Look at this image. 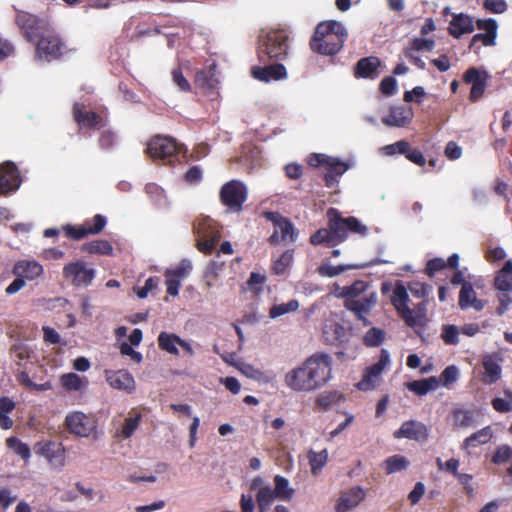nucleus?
I'll return each instance as SVG.
<instances>
[{
	"instance_id": "nucleus-50",
	"label": "nucleus",
	"mask_w": 512,
	"mask_h": 512,
	"mask_svg": "<svg viewBox=\"0 0 512 512\" xmlns=\"http://www.w3.org/2000/svg\"><path fill=\"white\" fill-rule=\"evenodd\" d=\"M411 316L415 321V324L413 326H410L411 328L424 326L426 324L427 316V301L423 300L422 302L418 303L412 310Z\"/></svg>"
},
{
	"instance_id": "nucleus-10",
	"label": "nucleus",
	"mask_w": 512,
	"mask_h": 512,
	"mask_svg": "<svg viewBox=\"0 0 512 512\" xmlns=\"http://www.w3.org/2000/svg\"><path fill=\"white\" fill-rule=\"evenodd\" d=\"M182 150V146L179 145L176 140L169 136H155L147 145V154L153 160H168L172 161V158L176 157Z\"/></svg>"
},
{
	"instance_id": "nucleus-41",
	"label": "nucleus",
	"mask_w": 512,
	"mask_h": 512,
	"mask_svg": "<svg viewBox=\"0 0 512 512\" xmlns=\"http://www.w3.org/2000/svg\"><path fill=\"white\" fill-rule=\"evenodd\" d=\"M343 400V394L338 391H326L321 393L317 399V406L328 410L338 405Z\"/></svg>"
},
{
	"instance_id": "nucleus-46",
	"label": "nucleus",
	"mask_w": 512,
	"mask_h": 512,
	"mask_svg": "<svg viewBox=\"0 0 512 512\" xmlns=\"http://www.w3.org/2000/svg\"><path fill=\"white\" fill-rule=\"evenodd\" d=\"M309 462L311 465V471L313 474H317L318 471L323 468L328 460V452L326 449L315 452V451H309L308 453Z\"/></svg>"
},
{
	"instance_id": "nucleus-61",
	"label": "nucleus",
	"mask_w": 512,
	"mask_h": 512,
	"mask_svg": "<svg viewBox=\"0 0 512 512\" xmlns=\"http://www.w3.org/2000/svg\"><path fill=\"white\" fill-rule=\"evenodd\" d=\"M511 458L512 448L507 445H503L496 450L492 457V461L493 463L500 465L507 463Z\"/></svg>"
},
{
	"instance_id": "nucleus-62",
	"label": "nucleus",
	"mask_w": 512,
	"mask_h": 512,
	"mask_svg": "<svg viewBox=\"0 0 512 512\" xmlns=\"http://www.w3.org/2000/svg\"><path fill=\"white\" fill-rule=\"evenodd\" d=\"M507 7L505 0H484L483 2V8L494 14L504 13Z\"/></svg>"
},
{
	"instance_id": "nucleus-51",
	"label": "nucleus",
	"mask_w": 512,
	"mask_h": 512,
	"mask_svg": "<svg viewBox=\"0 0 512 512\" xmlns=\"http://www.w3.org/2000/svg\"><path fill=\"white\" fill-rule=\"evenodd\" d=\"M63 230L65 235L73 240H81L89 235L87 232V224H85V222L79 226L66 225Z\"/></svg>"
},
{
	"instance_id": "nucleus-64",
	"label": "nucleus",
	"mask_w": 512,
	"mask_h": 512,
	"mask_svg": "<svg viewBox=\"0 0 512 512\" xmlns=\"http://www.w3.org/2000/svg\"><path fill=\"white\" fill-rule=\"evenodd\" d=\"M116 144V135L114 132L110 130H105L101 133L99 137V145L102 149L108 150L115 146Z\"/></svg>"
},
{
	"instance_id": "nucleus-39",
	"label": "nucleus",
	"mask_w": 512,
	"mask_h": 512,
	"mask_svg": "<svg viewBox=\"0 0 512 512\" xmlns=\"http://www.w3.org/2000/svg\"><path fill=\"white\" fill-rule=\"evenodd\" d=\"M178 341H180V337L176 334L161 332L158 336L159 348L173 355L179 354V350L177 348Z\"/></svg>"
},
{
	"instance_id": "nucleus-35",
	"label": "nucleus",
	"mask_w": 512,
	"mask_h": 512,
	"mask_svg": "<svg viewBox=\"0 0 512 512\" xmlns=\"http://www.w3.org/2000/svg\"><path fill=\"white\" fill-rule=\"evenodd\" d=\"M113 250L112 244L105 239L89 241L81 246V251L90 255L111 256Z\"/></svg>"
},
{
	"instance_id": "nucleus-47",
	"label": "nucleus",
	"mask_w": 512,
	"mask_h": 512,
	"mask_svg": "<svg viewBox=\"0 0 512 512\" xmlns=\"http://www.w3.org/2000/svg\"><path fill=\"white\" fill-rule=\"evenodd\" d=\"M408 460L401 455H393L388 457L385 462V469L388 474L404 470L408 466Z\"/></svg>"
},
{
	"instance_id": "nucleus-5",
	"label": "nucleus",
	"mask_w": 512,
	"mask_h": 512,
	"mask_svg": "<svg viewBox=\"0 0 512 512\" xmlns=\"http://www.w3.org/2000/svg\"><path fill=\"white\" fill-rule=\"evenodd\" d=\"M34 46L35 58L46 62L59 60L70 51L66 42L54 27L45 33Z\"/></svg>"
},
{
	"instance_id": "nucleus-42",
	"label": "nucleus",
	"mask_w": 512,
	"mask_h": 512,
	"mask_svg": "<svg viewBox=\"0 0 512 512\" xmlns=\"http://www.w3.org/2000/svg\"><path fill=\"white\" fill-rule=\"evenodd\" d=\"M6 445L15 454L21 457V459H23L25 463L29 462L31 457V450L26 443H23L17 437L12 436L6 440Z\"/></svg>"
},
{
	"instance_id": "nucleus-60",
	"label": "nucleus",
	"mask_w": 512,
	"mask_h": 512,
	"mask_svg": "<svg viewBox=\"0 0 512 512\" xmlns=\"http://www.w3.org/2000/svg\"><path fill=\"white\" fill-rule=\"evenodd\" d=\"M11 353H13L17 359V364L21 365V362L30 358L31 350L23 343H16L11 346Z\"/></svg>"
},
{
	"instance_id": "nucleus-45",
	"label": "nucleus",
	"mask_w": 512,
	"mask_h": 512,
	"mask_svg": "<svg viewBox=\"0 0 512 512\" xmlns=\"http://www.w3.org/2000/svg\"><path fill=\"white\" fill-rule=\"evenodd\" d=\"M294 250L285 251L276 261H274L272 269L275 274L283 275L292 265Z\"/></svg>"
},
{
	"instance_id": "nucleus-12",
	"label": "nucleus",
	"mask_w": 512,
	"mask_h": 512,
	"mask_svg": "<svg viewBox=\"0 0 512 512\" xmlns=\"http://www.w3.org/2000/svg\"><path fill=\"white\" fill-rule=\"evenodd\" d=\"M34 453L46 459L51 469L61 471L66 465V451L61 443L39 441L33 446Z\"/></svg>"
},
{
	"instance_id": "nucleus-11",
	"label": "nucleus",
	"mask_w": 512,
	"mask_h": 512,
	"mask_svg": "<svg viewBox=\"0 0 512 512\" xmlns=\"http://www.w3.org/2000/svg\"><path fill=\"white\" fill-rule=\"evenodd\" d=\"M265 217L267 220L271 221L274 226L273 234L268 240L271 245H277L280 242L296 241L297 232L290 219L277 212H267L265 213Z\"/></svg>"
},
{
	"instance_id": "nucleus-20",
	"label": "nucleus",
	"mask_w": 512,
	"mask_h": 512,
	"mask_svg": "<svg viewBox=\"0 0 512 512\" xmlns=\"http://www.w3.org/2000/svg\"><path fill=\"white\" fill-rule=\"evenodd\" d=\"M328 217V228L318 229L315 233L310 236V243L312 245L325 244L328 247H334L340 243V234L336 233L333 227L335 221L334 215H327Z\"/></svg>"
},
{
	"instance_id": "nucleus-49",
	"label": "nucleus",
	"mask_w": 512,
	"mask_h": 512,
	"mask_svg": "<svg viewBox=\"0 0 512 512\" xmlns=\"http://www.w3.org/2000/svg\"><path fill=\"white\" fill-rule=\"evenodd\" d=\"M89 235H95L102 232L107 224V219L101 214H96L92 219L85 221Z\"/></svg>"
},
{
	"instance_id": "nucleus-37",
	"label": "nucleus",
	"mask_w": 512,
	"mask_h": 512,
	"mask_svg": "<svg viewBox=\"0 0 512 512\" xmlns=\"http://www.w3.org/2000/svg\"><path fill=\"white\" fill-rule=\"evenodd\" d=\"M366 266V264H341L337 266H332L328 263H323L317 268V272L319 273V275L323 277H335L343 273L344 271L361 269L365 268Z\"/></svg>"
},
{
	"instance_id": "nucleus-55",
	"label": "nucleus",
	"mask_w": 512,
	"mask_h": 512,
	"mask_svg": "<svg viewBox=\"0 0 512 512\" xmlns=\"http://www.w3.org/2000/svg\"><path fill=\"white\" fill-rule=\"evenodd\" d=\"M408 289L414 297L424 300L428 297L432 287L426 283L412 282L408 285Z\"/></svg>"
},
{
	"instance_id": "nucleus-63",
	"label": "nucleus",
	"mask_w": 512,
	"mask_h": 512,
	"mask_svg": "<svg viewBox=\"0 0 512 512\" xmlns=\"http://www.w3.org/2000/svg\"><path fill=\"white\" fill-rule=\"evenodd\" d=\"M203 178V171L198 165L191 166L184 174V180L188 184H198Z\"/></svg>"
},
{
	"instance_id": "nucleus-53",
	"label": "nucleus",
	"mask_w": 512,
	"mask_h": 512,
	"mask_svg": "<svg viewBox=\"0 0 512 512\" xmlns=\"http://www.w3.org/2000/svg\"><path fill=\"white\" fill-rule=\"evenodd\" d=\"M506 398L496 397L492 400V406L498 413H508L512 410V392L507 391Z\"/></svg>"
},
{
	"instance_id": "nucleus-27",
	"label": "nucleus",
	"mask_w": 512,
	"mask_h": 512,
	"mask_svg": "<svg viewBox=\"0 0 512 512\" xmlns=\"http://www.w3.org/2000/svg\"><path fill=\"white\" fill-rule=\"evenodd\" d=\"M474 20L467 14L459 13L452 16L449 26V34L455 38H460L464 34L474 31Z\"/></svg>"
},
{
	"instance_id": "nucleus-23",
	"label": "nucleus",
	"mask_w": 512,
	"mask_h": 512,
	"mask_svg": "<svg viewBox=\"0 0 512 512\" xmlns=\"http://www.w3.org/2000/svg\"><path fill=\"white\" fill-rule=\"evenodd\" d=\"M458 305L462 310L473 308L475 311H482L486 305V301L478 299L476 292L471 283H463V287L459 292Z\"/></svg>"
},
{
	"instance_id": "nucleus-6",
	"label": "nucleus",
	"mask_w": 512,
	"mask_h": 512,
	"mask_svg": "<svg viewBox=\"0 0 512 512\" xmlns=\"http://www.w3.org/2000/svg\"><path fill=\"white\" fill-rule=\"evenodd\" d=\"M16 24L23 38L33 45L53 28L48 18L39 17L26 11L17 12Z\"/></svg>"
},
{
	"instance_id": "nucleus-29",
	"label": "nucleus",
	"mask_w": 512,
	"mask_h": 512,
	"mask_svg": "<svg viewBox=\"0 0 512 512\" xmlns=\"http://www.w3.org/2000/svg\"><path fill=\"white\" fill-rule=\"evenodd\" d=\"M64 424L71 433L81 437L89 436L96 427L95 418H65Z\"/></svg>"
},
{
	"instance_id": "nucleus-30",
	"label": "nucleus",
	"mask_w": 512,
	"mask_h": 512,
	"mask_svg": "<svg viewBox=\"0 0 512 512\" xmlns=\"http://www.w3.org/2000/svg\"><path fill=\"white\" fill-rule=\"evenodd\" d=\"M43 273V267L37 261L20 260L13 267V274L24 280H34Z\"/></svg>"
},
{
	"instance_id": "nucleus-22",
	"label": "nucleus",
	"mask_w": 512,
	"mask_h": 512,
	"mask_svg": "<svg viewBox=\"0 0 512 512\" xmlns=\"http://www.w3.org/2000/svg\"><path fill=\"white\" fill-rule=\"evenodd\" d=\"M17 168L13 163L0 166V194L5 195L15 191L19 187Z\"/></svg>"
},
{
	"instance_id": "nucleus-14",
	"label": "nucleus",
	"mask_w": 512,
	"mask_h": 512,
	"mask_svg": "<svg viewBox=\"0 0 512 512\" xmlns=\"http://www.w3.org/2000/svg\"><path fill=\"white\" fill-rule=\"evenodd\" d=\"M409 295L407 288L401 281H397L391 296V303L396 309L398 315L404 320L407 326H413L415 324L412 318V309L408 306Z\"/></svg>"
},
{
	"instance_id": "nucleus-31",
	"label": "nucleus",
	"mask_w": 512,
	"mask_h": 512,
	"mask_svg": "<svg viewBox=\"0 0 512 512\" xmlns=\"http://www.w3.org/2000/svg\"><path fill=\"white\" fill-rule=\"evenodd\" d=\"M381 61L376 56L361 58L354 67V76L356 78H374Z\"/></svg>"
},
{
	"instance_id": "nucleus-15",
	"label": "nucleus",
	"mask_w": 512,
	"mask_h": 512,
	"mask_svg": "<svg viewBox=\"0 0 512 512\" xmlns=\"http://www.w3.org/2000/svg\"><path fill=\"white\" fill-rule=\"evenodd\" d=\"M462 79L466 84L472 85L469 100L471 102L478 101L486 90L488 74L485 71L471 67L465 71Z\"/></svg>"
},
{
	"instance_id": "nucleus-36",
	"label": "nucleus",
	"mask_w": 512,
	"mask_h": 512,
	"mask_svg": "<svg viewBox=\"0 0 512 512\" xmlns=\"http://www.w3.org/2000/svg\"><path fill=\"white\" fill-rule=\"evenodd\" d=\"M368 288V283L363 280H356L349 286H337L336 296L345 300L356 299L363 294Z\"/></svg>"
},
{
	"instance_id": "nucleus-24",
	"label": "nucleus",
	"mask_w": 512,
	"mask_h": 512,
	"mask_svg": "<svg viewBox=\"0 0 512 512\" xmlns=\"http://www.w3.org/2000/svg\"><path fill=\"white\" fill-rule=\"evenodd\" d=\"M366 493L361 487H353L342 493L336 505V512H349L359 505Z\"/></svg>"
},
{
	"instance_id": "nucleus-57",
	"label": "nucleus",
	"mask_w": 512,
	"mask_h": 512,
	"mask_svg": "<svg viewBox=\"0 0 512 512\" xmlns=\"http://www.w3.org/2000/svg\"><path fill=\"white\" fill-rule=\"evenodd\" d=\"M459 330L455 325H446L443 327L441 338L445 344L456 345L459 343Z\"/></svg>"
},
{
	"instance_id": "nucleus-1",
	"label": "nucleus",
	"mask_w": 512,
	"mask_h": 512,
	"mask_svg": "<svg viewBox=\"0 0 512 512\" xmlns=\"http://www.w3.org/2000/svg\"><path fill=\"white\" fill-rule=\"evenodd\" d=\"M332 356L325 352H316L301 365L285 374L287 387L296 392H313L321 389L332 378Z\"/></svg>"
},
{
	"instance_id": "nucleus-28",
	"label": "nucleus",
	"mask_w": 512,
	"mask_h": 512,
	"mask_svg": "<svg viewBox=\"0 0 512 512\" xmlns=\"http://www.w3.org/2000/svg\"><path fill=\"white\" fill-rule=\"evenodd\" d=\"M106 380L115 389L131 392L135 389L133 376L126 370L106 372Z\"/></svg>"
},
{
	"instance_id": "nucleus-8",
	"label": "nucleus",
	"mask_w": 512,
	"mask_h": 512,
	"mask_svg": "<svg viewBox=\"0 0 512 512\" xmlns=\"http://www.w3.org/2000/svg\"><path fill=\"white\" fill-rule=\"evenodd\" d=\"M248 196L246 185L240 180H230L222 185L219 193L221 203L232 212H240Z\"/></svg>"
},
{
	"instance_id": "nucleus-17",
	"label": "nucleus",
	"mask_w": 512,
	"mask_h": 512,
	"mask_svg": "<svg viewBox=\"0 0 512 512\" xmlns=\"http://www.w3.org/2000/svg\"><path fill=\"white\" fill-rule=\"evenodd\" d=\"M250 73L253 78L266 83L282 80L287 77L286 68L281 63H265L263 66H253L251 67Z\"/></svg>"
},
{
	"instance_id": "nucleus-26",
	"label": "nucleus",
	"mask_w": 512,
	"mask_h": 512,
	"mask_svg": "<svg viewBox=\"0 0 512 512\" xmlns=\"http://www.w3.org/2000/svg\"><path fill=\"white\" fill-rule=\"evenodd\" d=\"M394 436L421 441L427 438V428L421 422L411 419L404 422L401 428L394 433Z\"/></svg>"
},
{
	"instance_id": "nucleus-33",
	"label": "nucleus",
	"mask_w": 512,
	"mask_h": 512,
	"mask_svg": "<svg viewBox=\"0 0 512 512\" xmlns=\"http://www.w3.org/2000/svg\"><path fill=\"white\" fill-rule=\"evenodd\" d=\"M494 286L501 292L512 291V260L506 261L503 267L496 273Z\"/></svg>"
},
{
	"instance_id": "nucleus-59",
	"label": "nucleus",
	"mask_w": 512,
	"mask_h": 512,
	"mask_svg": "<svg viewBox=\"0 0 512 512\" xmlns=\"http://www.w3.org/2000/svg\"><path fill=\"white\" fill-rule=\"evenodd\" d=\"M172 80L178 86V88L183 92H189L191 90V85L189 81L184 77L182 69L180 67L174 68L172 70Z\"/></svg>"
},
{
	"instance_id": "nucleus-54",
	"label": "nucleus",
	"mask_w": 512,
	"mask_h": 512,
	"mask_svg": "<svg viewBox=\"0 0 512 512\" xmlns=\"http://www.w3.org/2000/svg\"><path fill=\"white\" fill-rule=\"evenodd\" d=\"M139 426V418H126L117 430L116 435L129 438Z\"/></svg>"
},
{
	"instance_id": "nucleus-25",
	"label": "nucleus",
	"mask_w": 512,
	"mask_h": 512,
	"mask_svg": "<svg viewBox=\"0 0 512 512\" xmlns=\"http://www.w3.org/2000/svg\"><path fill=\"white\" fill-rule=\"evenodd\" d=\"M194 82L196 87L207 95L213 94L216 91L219 83L216 77L215 69L212 66L208 69L197 71L195 74Z\"/></svg>"
},
{
	"instance_id": "nucleus-43",
	"label": "nucleus",
	"mask_w": 512,
	"mask_h": 512,
	"mask_svg": "<svg viewBox=\"0 0 512 512\" xmlns=\"http://www.w3.org/2000/svg\"><path fill=\"white\" fill-rule=\"evenodd\" d=\"M492 437V431L490 427H485L468 438L465 439L463 443V448L467 449L470 446H477L479 444H485L487 443Z\"/></svg>"
},
{
	"instance_id": "nucleus-9",
	"label": "nucleus",
	"mask_w": 512,
	"mask_h": 512,
	"mask_svg": "<svg viewBox=\"0 0 512 512\" xmlns=\"http://www.w3.org/2000/svg\"><path fill=\"white\" fill-rule=\"evenodd\" d=\"M62 275L75 287H87L92 284L96 271L88 267L84 260L77 259L64 265Z\"/></svg>"
},
{
	"instance_id": "nucleus-44",
	"label": "nucleus",
	"mask_w": 512,
	"mask_h": 512,
	"mask_svg": "<svg viewBox=\"0 0 512 512\" xmlns=\"http://www.w3.org/2000/svg\"><path fill=\"white\" fill-rule=\"evenodd\" d=\"M386 333L383 329L372 327L363 337V342L367 347H377L385 340Z\"/></svg>"
},
{
	"instance_id": "nucleus-18",
	"label": "nucleus",
	"mask_w": 512,
	"mask_h": 512,
	"mask_svg": "<svg viewBox=\"0 0 512 512\" xmlns=\"http://www.w3.org/2000/svg\"><path fill=\"white\" fill-rule=\"evenodd\" d=\"M390 363V354L386 349H381L379 360L368 367L363 375L361 382L358 384L360 389H369L382 374L384 369Z\"/></svg>"
},
{
	"instance_id": "nucleus-19",
	"label": "nucleus",
	"mask_w": 512,
	"mask_h": 512,
	"mask_svg": "<svg viewBox=\"0 0 512 512\" xmlns=\"http://www.w3.org/2000/svg\"><path fill=\"white\" fill-rule=\"evenodd\" d=\"M414 112L410 106L391 107L389 114L382 117V123L389 127H405L412 122Z\"/></svg>"
},
{
	"instance_id": "nucleus-16",
	"label": "nucleus",
	"mask_w": 512,
	"mask_h": 512,
	"mask_svg": "<svg viewBox=\"0 0 512 512\" xmlns=\"http://www.w3.org/2000/svg\"><path fill=\"white\" fill-rule=\"evenodd\" d=\"M72 113L75 122L81 128L95 129L105 126L104 119L94 111H87L83 103H74Z\"/></svg>"
},
{
	"instance_id": "nucleus-32",
	"label": "nucleus",
	"mask_w": 512,
	"mask_h": 512,
	"mask_svg": "<svg viewBox=\"0 0 512 512\" xmlns=\"http://www.w3.org/2000/svg\"><path fill=\"white\" fill-rule=\"evenodd\" d=\"M325 168V185L328 188H332L338 184L339 177L342 176L348 170V165L337 158H332V161H330Z\"/></svg>"
},
{
	"instance_id": "nucleus-3",
	"label": "nucleus",
	"mask_w": 512,
	"mask_h": 512,
	"mask_svg": "<svg viewBox=\"0 0 512 512\" xmlns=\"http://www.w3.org/2000/svg\"><path fill=\"white\" fill-rule=\"evenodd\" d=\"M274 489L268 485L260 476L253 478L250 482V489L257 491L255 498L258 506V512H268L271 504L275 500L288 501L294 494V489L290 487L288 479L281 475L274 477Z\"/></svg>"
},
{
	"instance_id": "nucleus-58",
	"label": "nucleus",
	"mask_w": 512,
	"mask_h": 512,
	"mask_svg": "<svg viewBox=\"0 0 512 512\" xmlns=\"http://www.w3.org/2000/svg\"><path fill=\"white\" fill-rule=\"evenodd\" d=\"M17 381L25 386L26 388H29L30 390H36V391H44L49 387V384H36L34 383L30 377L29 374L25 371H21L17 374Z\"/></svg>"
},
{
	"instance_id": "nucleus-4",
	"label": "nucleus",
	"mask_w": 512,
	"mask_h": 512,
	"mask_svg": "<svg viewBox=\"0 0 512 512\" xmlns=\"http://www.w3.org/2000/svg\"><path fill=\"white\" fill-rule=\"evenodd\" d=\"M288 34L284 29H272L258 38L257 56L262 64L282 61L288 55Z\"/></svg>"
},
{
	"instance_id": "nucleus-7",
	"label": "nucleus",
	"mask_w": 512,
	"mask_h": 512,
	"mask_svg": "<svg viewBox=\"0 0 512 512\" xmlns=\"http://www.w3.org/2000/svg\"><path fill=\"white\" fill-rule=\"evenodd\" d=\"M193 229L198 237L197 249L206 255L211 254L221 238L218 224L213 219L206 217L194 224Z\"/></svg>"
},
{
	"instance_id": "nucleus-52",
	"label": "nucleus",
	"mask_w": 512,
	"mask_h": 512,
	"mask_svg": "<svg viewBox=\"0 0 512 512\" xmlns=\"http://www.w3.org/2000/svg\"><path fill=\"white\" fill-rule=\"evenodd\" d=\"M192 270L191 263L188 260H182L179 265L173 269H166L165 274L171 275L175 278L183 280L186 278Z\"/></svg>"
},
{
	"instance_id": "nucleus-13",
	"label": "nucleus",
	"mask_w": 512,
	"mask_h": 512,
	"mask_svg": "<svg viewBox=\"0 0 512 512\" xmlns=\"http://www.w3.org/2000/svg\"><path fill=\"white\" fill-rule=\"evenodd\" d=\"M327 215H334L335 221L333 227L336 233L340 234V240L344 242L348 237V232L360 235L362 237L368 234V227L354 216L344 218L335 208H330Z\"/></svg>"
},
{
	"instance_id": "nucleus-34",
	"label": "nucleus",
	"mask_w": 512,
	"mask_h": 512,
	"mask_svg": "<svg viewBox=\"0 0 512 512\" xmlns=\"http://www.w3.org/2000/svg\"><path fill=\"white\" fill-rule=\"evenodd\" d=\"M484 373L482 382L485 384H494L501 377V367L492 356H485L482 361Z\"/></svg>"
},
{
	"instance_id": "nucleus-40",
	"label": "nucleus",
	"mask_w": 512,
	"mask_h": 512,
	"mask_svg": "<svg viewBox=\"0 0 512 512\" xmlns=\"http://www.w3.org/2000/svg\"><path fill=\"white\" fill-rule=\"evenodd\" d=\"M409 389L417 395H425L429 391L435 390L439 387V380L435 377L427 379L416 380L408 385Z\"/></svg>"
},
{
	"instance_id": "nucleus-48",
	"label": "nucleus",
	"mask_w": 512,
	"mask_h": 512,
	"mask_svg": "<svg viewBox=\"0 0 512 512\" xmlns=\"http://www.w3.org/2000/svg\"><path fill=\"white\" fill-rule=\"evenodd\" d=\"M299 308V302L295 299L290 300L287 303H282L278 305H274L270 309V317L277 318L289 312H294Z\"/></svg>"
},
{
	"instance_id": "nucleus-56",
	"label": "nucleus",
	"mask_w": 512,
	"mask_h": 512,
	"mask_svg": "<svg viewBox=\"0 0 512 512\" xmlns=\"http://www.w3.org/2000/svg\"><path fill=\"white\" fill-rule=\"evenodd\" d=\"M447 268L446 261L443 258L436 257L433 259H430L425 266L424 272L429 277H434V275Z\"/></svg>"
},
{
	"instance_id": "nucleus-38",
	"label": "nucleus",
	"mask_w": 512,
	"mask_h": 512,
	"mask_svg": "<svg viewBox=\"0 0 512 512\" xmlns=\"http://www.w3.org/2000/svg\"><path fill=\"white\" fill-rule=\"evenodd\" d=\"M60 383L67 391H81L88 384L86 377H80L76 373L63 374L60 377Z\"/></svg>"
},
{
	"instance_id": "nucleus-21",
	"label": "nucleus",
	"mask_w": 512,
	"mask_h": 512,
	"mask_svg": "<svg viewBox=\"0 0 512 512\" xmlns=\"http://www.w3.org/2000/svg\"><path fill=\"white\" fill-rule=\"evenodd\" d=\"M377 303V295L375 292L362 297L361 299L345 300L344 306L347 310L354 313L357 319L365 320L367 315Z\"/></svg>"
},
{
	"instance_id": "nucleus-2",
	"label": "nucleus",
	"mask_w": 512,
	"mask_h": 512,
	"mask_svg": "<svg viewBox=\"0 0 512 512\" xmlns=\"http://www.w3.org/2000/svg\"><path fill=\"white\" fill-rule=\"evenodd\" d=\"M348 32L344 25L336 20L320 22L310 39V48L321 55L334 56L343 48Z\"/></svg>"
}]
</instances>
